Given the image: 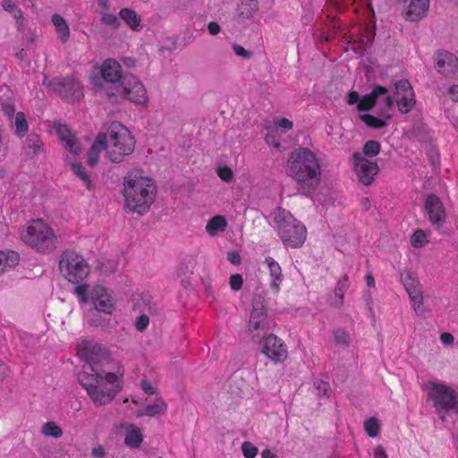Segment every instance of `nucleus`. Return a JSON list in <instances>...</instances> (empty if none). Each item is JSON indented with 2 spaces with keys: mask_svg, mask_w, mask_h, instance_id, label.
<instances>
[{
  "mask_svg": "<svg viewBox=\"0 0 458 458\" xmlns=\"http://www.w3.org/2000/svg\"><path fill=\"white\" fill-rule=\"evenodd\" d=\"M413 310L418 316H423L426 313V309L423 305V295L412 296L410 298Z\"/></svg>",
  "mask_w": 458,
  "mask_h": 458,
  "instance_id": "obj_41",
  "label": "nucleus"
},
{
  "mask_svg": "<svg viewBox=\"0 0 458 458\" xmlns=\"http://www.w3.org/2000/svg\"><path fill=\"white\" fill-rule=\"evenodd\" d=\"M56 134L64 145V148L73 155H78L81 151V142L75 134L64 124H56L55 126Z\"/></svg>",
  "mask_w": 458,
  "mask_h": 458,
  "instance_id": "obj_21",
  "label": "nucleus"
},
{
  "mask_svg": "<svg viewBox=\"0 0 458 458\" xmlns=\"http://www.w3.org/2000/svg\"><path fill=\"white\" fill-rule=\"evenodd\" d=\"M13 18L16 20L18 30H21L23 25V13L21 9L16 8L13 13Z\"/></svg>",
  "mask_w": 458,
  "mask_h": 458,
  "instance_id": "obj_54",
  "label": "nucleus"
},
{
  "mask_svg": "<svg viewBox=\"0 0 458 458\" xmlns=\"http://www.w3.org/2000/svg\"><path fill=\"white\" fill-rule=\"evenodd\" d=\"M354 171L359 182L364 185H369L374 181L378 172V165L376 162L367 159L362 154L353 155Z\"/></svg>",
  "mask_w": 458,
  "mask_h": 458,
  "instance_id": "obj_18",
  "label": "nucleus"
},
{
  "mask_svg": "<svg viewBox=\"0 0 458 458\" xmlns=\"http://www.w3.org/2000/svg\"><path fill=\"white\" fill-rule=\"evenodd\" d=\"M393 98L402 114L409 113L416 104L413 89L406 80H401L394 83Z\"/></svg>",
  "mask_w": 458,
  "mask_h": 458,
  "instance_id": "obj_15",
  "label": "nucleus"
},
{
  "mask_svg": "<svg viewBox=\"0 0 458 458\" xmlns=\"http://www.w3.org/2000/svg\"><path fill=\"white\" fill-rule=\"evenodd\" d=\"M265 264L269 270V276L271 280L270 287L275 293H278L280 291V285L284 280L281 267L278 262L271 257L266 258Z\"/></svg>",
  "mask_w": 458,
  "mask_h": 458,
  "instance_id": "obj_22",
  "label": "nucleus"
},
{
  "mask_svg": "<svg viewBox=\"0 0 458 458\" xmlns=\"http://www.w3.org/2000/svg\"><path fill=\"white\" fill-rule=\"evenodd\" d=\"M41 146L42 143L39 136L35 133H30L27 137L23 148L26 155L33 157L40 151Z\"/></svg>",
  "mask_w": 458,
  "mask_h": 458,
  "instance_id": "obj_31",
  "label": "nucleus"
},
{
  "mask_svg": "<svg viewBox=\"0 0 458 458\" xmlns=\"http://www.w3.org/2000/svg\"><path fill=\"white\" fill-rule=\"evenodd\" d=\"M23 243L39 253H51L57 246V234L54 228L42 219L29 222L21 232Z\"/></svg>",
  "mask_w": 458,
  "mask_h": 458,
  "instance_id": "obj_5",
  "label": "nucleus"
},
{
  "mask_svg": "<svg viewBox=\"0 0 458 458\" xmlns=\"http://www.w3.org/2000/svg\"><path fill=\"white\" fill-rule=\"evenodd\" d=\"M426 215L430 224L437 229H440L446 222V209L436 194H429L425 201Z\"/></svg>",
  "mask_w": 458,
  "mask_h": 458,
  "instance_id": "obj_17",
  "label": "nucleus"
},
{
  "mask_svg": "<svg viewBox=\"0 0 458 458\" xmlns=\"http://www.w3.org/2000/svg\"><path fill=\"white\" fill-rule=\"evenodd\" d=\"M364 428L370 437H375L379 432V423L376 418H370L365 421Z\"/></svg>",
  "mask_w": 458,
  "mask_h": 458,
  "instance_id": "obj_37",
  "label": "nucleus"
},
{
  "mask_svg": "<svg viewBox=\"0 0 458 458\" xmlns=\"http://www.w3.org/2000/svg\"><path fill=\"white\" fill-rule=\"evenodd\" d=\"M89 299L95 309L100 312L111 314L114 309L115 300L113 294L102 285H96L90 290Z\"/></svg>",
  "mask_w": 458,
  "mask_h": 458,
  "instance_id": "obj_19",
  "label": "nucleus"
},
{
  "mask_svg": "<svg viewBox=\"0 0 458 458\" xmlns=\"http://www.w3.org/2000/svg\"><path fill=\"white\" fill-rule=\"evenodd\" d=\"M315 386L319 395H328L330 392V386L328 383L324 381H318L315 383Z\"/></svg>",
  "mask_w": 458,
  "mask_h": 458,
  "instance_id": "obj_52",
  "label": "nucleus"
},
{
  "mask_svg": "<svg viewBox=\"0 0 458 458\" xmlns=\"http://www.w3.org/2000/svg\"><path fill=\"white\" fill-rule=\"evenodd\" d=\"M123 196L125 207L142 216L148 211L155 200L156 185L141 171H131L123 179Z\"/></svg>",
  "mask_w": 458,
  "mask_h": 458,
  "instance_id": "obj_2",
  "label": "nucleus"
},
{
  "mask_svg": "<svg viewBox=\"0 0 458 458\" xmlns=\"http://www.w3.org/2000/svg\"><path fill=\"white\" fill-rule=\"evenodd\" d=\"M208 32L211 35H217L221 31L220 25L216 21H211L208 25Z\"/></svg>",
  "mask_w": 458,
  "mask_h": 458,
  "instance_id": "obj_59",
  "label": "nucleus"
},
{
  "mask_svg": "<svg viewBox=\"0 0 458 458\" xmlns=\"http://www.w3.org/2000/svg\"><path fill=\"white\" fill-rule=\"evenodd\" d=\"M427 242V235L422 230L415 231L411 238V243L415 248H420L424 246Z\"/></svg>",
  "mask_w": 458,
  "mask_h": 458,
  "instance_id": "obj_39",
  "label": "nucleus"
},
{
  "mask_svg": "<svg viewBox=\"0 0 458 458\" xmlns=\"http://www.w3.org/2000/svg\"><path fill=\"white\" fill-rule=\"evenodd\" d=\"M52 22L58 38L63 43L66 42L70 38V28L67 21L60 14L55 13L52 16Z\"/></svg>",
  "mask_w": 458,
  "mask_h": 458,
  "instance_id": "obj_28",
  "label": "nucleus"
},
{
  "mask_svg": "<svg viewBox=\"0 0 458 458\" xmlns=\"http://www.w3.org/2000/svg\"><path fill=\"white\" fill-rule=\"evenodd\" d=\"M119 15L123 21L133 30H139L140 27V18L136 12L130 8H123Z\"/></svg>",
  "mask_w": 458,
  "mask_h": 458,
  "instance_id": "obj_30",
  "label": "nucleus"
},
{
  "mask_svg": "<svg viewBox=\"0 0 458 458\" xmlns=\"http://www.w3.org/2000/svg\"><path fill=\"white\" fill-rule=\"evenodd\" d=\"M227 225L224 216L216 215L208 221L205 229L208 235L216 236L225 231Z\"/></svg>",
  "mask_w": 458,
  "mask_h": 458,
  "instance_id": "obj_25",
  "label": "nucleus"
},
{
  "mask_svg": "<svg viewBox=\"0 0 458 458\" xmlns=\"http://www.w3.org/2000/svg\"><path fill=\"white\" fill-rule=\"evenodd\" d=\"M429 0H411L405 16L407 20L418 21L428 12Z\"/></svg>",
  "mask_w": 458,
  "mask_h": 458,
  "instance_id": "obj_23",
  "label": "nucleus"
},
{
  "mask_svg": "<svg viewBox=\"0 0 458 458\" xmlns=\"http://www.w3.org/2000/svg\"><path fill=\"white\" fill-rule=\"evenodd\" d=\"M78 379L94 404L99 406L110 403L122 389L119 376L113 372L90 374L83 371Z\"/></svg>",
  "mask_w": 458,
  "mask_h": 458,
  "instance_id": "obj_4",
  "label": "nucleus"
},
{
  "mask_svg": "<svg viewBox=\"0 0 458 458\" xmlns=\"http://www.w3.org/2000/svg\"><path fill=\"white\" fill-rule=\"evenodd\" d=\"M449 94L454 101H458V86H452L449 89Z\"/></svg>",
  "mask_w": 458,
  "mask_h": 458,
  "instance_id": "obj_64",
  "label": "nucleus"
},
{
  "mask_svg": "<svg viewBox=\"0 0 458 458\" xmlns=\"http://www.w3.org/2000/svg\"><path fill=\"white\" fill-rule=\"evenodd\" d=\"M374 106L378 108L377 116L370 114H360L359 118L369 128L383 129L388 125L393 116L390 109L394 106V98L389 94L387 88L379 85L375 86L370 93L361 97V100L356 106V109L359 112H364L371 110Z\"/></svg>",
  "mask_w": 458,
  "mask_h": 458,
  "instance_id": "obj_3",
  "label": "nucleus"
},
{
  "mask_svg": "<svg viewBox=\"0 0 458 458\" xmlns=\"http://www.w3.org/2000/svg\"><path fill=\"white\" fill-rule=\"evenodd\" d=\"M143 438L142 434L138 427L129 424L125 427L124 443L132 448L139 447Z\"/></svg>",
  "mask_w": 458,
  "mask_h": 458,
  "instance_id": "obj_27",
  "label": "nucleus"
},
{
  "mask_svg": "<svg viewBox=\"0 0 458 458\" xmlns=\"http://www.w3.org/2000/svg\"><path fill=\"white\" fill-rule=\"evenodd\" d=\"M141 388L148 394H155L157 392L156 388L146 380L141 382Z\"/></svg>",
  "mask_w": 458,
  "mask_h": 458,
  "instance_id": "obj_58",
  "label": "nucleus"
},
{
  "mask_svg": "<svg viewBox=\"0 0 458 458\" xmlns=\"http://www.w3.org/2000/svg\"><path fill=\"white\" fill-rule=\"evenodd\" d=\"M101 73L104 83L100 86V90L111 99V92L114 91L117 85H120L123 77L121 65L115 60H106L102 64Z\"/></svg>",
  "mask_w": 458,
  "mask_h": 458,
  "instance_id": "obj_14",
  "label": "nucleus"
},
{
  "mask_svg": "<svg viewBox=\"0 0 458 458\" xmlns=\"http://www.w3.org/2000/svg\"><path fill=\"white\" fill-rule=\"evenodd\" d=\"M218 176L225 182H229L233 176V171L228 166L217 168Z\"/></svg>",
  "mask_w": 458,
  "mask_h": 458,
  "instance_id": "obj_49",
  "label": "nucleus"
},
{
  "mask_svg": "<svg viewBox=\"0 0 458 458\" xmlns=\"http://www.w3.org/2000/svg\"><path fill=\"white\" fill-rule=\"evenodd\" d=\"M402 282L406 292L412 290L420 285V282L411 276V274L408 273L404 277L402 276Z\"/></svg>",
  "mask_w": 458,
  "mask_h": 458,
  "instance_id": "obj_44",
  "label": "nucleus"
},
{
  "mask_svg": "<svg viewBox=\"0 0 458 458\" xmlns=\"http://www.w3.org/2000/svg\"><path fill=\"white\" fill-rule=\"evenodd\" d=\"M258 10L256 0H242L238 5L237 13L242 19L251 18Z\"/></svg>",
  "mask_w": 458,
  "mask_h": 458,
  "instance_id": "obj_32",
  "label": "nucleus"
},
{
  "mask_svg": "<svg viewBox=\"0 0 458 458\" xmlns=\"http://www.w3.org/2000/svg\"><path fill=\"white\" fill-rule=\"evenodd\" d=\"M20 256L13 250H0V275L13 268L19 263Z\"/></svg>",
  "mask_w": 458,
  "mask_h": 458,
  "instance_id": "obj_24",
  "label": "nucleus"
},
{
  "mask_svg": "<svg viewBox=\"0 0 458 458\" xmlns=\"http://www.w3.org/2000/svg\"><path fill=\"white\" fill-rule=\"evenodd\" d=\"M106 138V157L112 163H121L130 156L135 148V140L131 131L123 124L114 123L107 133H101Z\"/></svg>",
  "mask_w": 458,
  "mask_h": 458,
  "instance_id": "obj_6",
  "label": "nucleus"
},
{
  "mask_svg": "<svg viewBox=\"0 0 458 458\" xmlns=\"http://www.w3.org/2000/svg\"><path fill=\"white\" fill-rule=\"evenodd\" d=\"M114 101L118 99H128L136 104L144 105L148 102V98L144 85L133 75H124L114 89L111 92V99Z\"/></svg>",
  "mask_w": 458,
  "mask_h": 458,
  "instance_id": "obj_9",
  "label": "nucleus"
},
{
  "mask_svg": "<svg viewBox=\"0 0 458 458\" xmlns=\"http://www.w3.org/2000/svg\"><path fill=\"white\" fill-rule=\"evenodd\" d=\"M440 341L444 345H452L454 342V337L450 333H442L440 335Z\"/></svg>",
  "mask_w": 458,
  "mask_h": 458,
  "instance_id": "obj_55",
  "label": "nucleus"
},
{
  "mask_svg": "<svg viewBox=\"0 0 458 458\" xmlns=\"http://www.w3.org/2000/svg\"><path fill=\"white\" fill-rule=\"evenodd\" d=\"M285 172L294 181L296 190L301 195L310 196L321 181L319 160L307 148H300L289 154Z\"/></svg>",
  "mask_w": 458,
  "mask_h": 458,
  "instance_id": "obj_1",
  "label": "nucleus"
},
{
  "mask_svg": "<svg viewBox=\"0 0 458 458\" xmlns=\"http://www.w3.org/2000/svg\"><path fill=\"white\" fill-rule=\"evenodd\" d=\"M89 285L80 284L74 289V293L80 298L81 302H87L89 301Z\"/></svg>",
  "mask_w": 458,
  "mask_h": 458,
  "instance_id": "obj_45",
  "label": "nucleus"
},
{
  "mask_svg": "<svg viewBox=\"0 0 458 458\" xmlns=\"http://www.w3.org/2000/svg\"><path fill=\"white\" fill-rule=\"evenodd\" d=\"M373 458H388V456L382 445H377L374 448Z\"/></svg>",
  "mask_w": 458,
  "mask_h": 458,
  "instance_id": "obj_57",
  "label": "nucleus"
},
{
  "mask_svg": "<svg viewBox=\"0 0 458 458\" xmlns=\"http://www.w3.org/2000/svg\"><path fill=\"white\" fill-rule=\"evenodd\" d=\"M335 343L337 345L347 346L350 344V335L344 329H337L334 332Z\"/></svg>",
  "mask_w": 458,
  "mask_h": 458,
  "instance_id": "obj_40",
  "label": "nucleus"
},
{
  "mask_svg": "<svg viewBox=\"0 0 458 458\" xmlns=\"http://www.w3.org/2000/svg\"><path fill=\"white\" fill-rule=\"evenodd\" d=\"M272 219L279 237L286 247L302 246L306 240V228L289 211L277 208L272 214Z\"/></svg>",
  "mask_w": 458,
  "mask_h": 458,
  "instance_id": "obj_7",
  "label": "nucleus"
},
{
  "mask_svg": "<svg viewBox=\"0 0 458 458\" xmlns=\"http://www.w3.org/2000/svg\"><path fill=\"white\" fill-rule=\"evenodd\" d=\"M0 105L5 115H7L8 117H12L14 114L15 107L12 100H0Z\"/></svg>",
  "mask_w": 458,
  "mask_h": 458,
  "instance_id": "obj_50",
  "label": "nucleus"
},
{
  "mask_svg": "<svg viewBox=\"0 0 458 458\" xmlns=\"http://www.w3.org/2000/svg\"><path fill=\"white\" fill-rule=\"evenodd\" d=\"M15 133L22 137L28 131V123L23 113L19 112L16 114L14 120Z\"/></svg>",
  "mask_w": 458,
  "mask_h": 458,
  "instance_id": "obj_36",
  "label": "nucleus"
},
{
  "mask_svg": "<svg viewBox=\"0 0 458 458\" xmlns=\"http://www.w3.org/2000/svg\"><path fill=\"white\" fill-rule=\"evenodd\" d=\"M106 138L104 135L98 134L94 144L88 152V165L94 166L98 162L99 154L106 149Z\"/></svg>",
  "mask_w": 458,
  "mask_h": 458,
  "instance_id": "obj_26",
  "label": "nucleus"
},
{
  "mask_svg": "<svg viewBox=\"0 0 458 458\" xmlns=\"http://www.w3.org/2000/svg\"><path fill=\"white\" fill-rule=\"evenodd\" d=\"M117 267V263L114 260H109L107 261V266H106V268H104L102 267V270L104 273H112L114 271H115Z\"/></svg>",
  "mask_w": 458,
  "mask_h": 458,
  "instance_id": "obj_63",
  "label": "nucleus"
},
{
  "mask_svg": "<svg viewBox=\"0 0 458 458\" xmlns=\"http://www.w3.org/2000/svg\"><path fill=\"white\" fill-rule=\"evenodd\" d=\"M232 48L233 50V53L237 55L242 57V59L249 60L252 56V53L250 51H248L245 49L242 46L238 44H233L232 46Z\"/></svg>",
  "mask_w": 458,
  "mask_h": 458,
  "instance_id": "obj_47",
  "label": "nucleus"
},
{
  "mask_svg": "<svg viewBox=\"0 0 458 458\" xmlns=\"http://www.w3.org/2000/svg\"><path fill=\"white\" fill-rule=\"evenodd\" d=\"M101 21L114 28H118L120 25V21L115 15L105 12L101 13Z\"/></svg>",
  "mask_w": 458,
  "mask_h": 458,
  "instance_id": "obj_42",
  "label": "nucleus"
},
{
  "mask_svg": "<svg viewBox=\"0 0 458 458\" xmlns=\"http://www.w3.org/2000/svg\"><path fill=\"white\" fill-rule=\"evenodd\" d=\"M434 58L438 73L445 77L458 75V58L454 55L447 51H438Z\"/></svg>",
  "mask_w": 458,
  "mask_h": 458,
  "instance_id": "obj_20",
  "label": "nucleus"
},
{
  "mask_svg": "<svg viewBox=\"0 0 458 458\" xmlns=\"http://www.w3.org/2000/svg\"><path fill=\"white\" fill-rule=\"evenodd\" d=\"M361 100V98L360 97L359 93L356 91H351L347 96V103L349 105H359L360 101Z\"/></svg>",
  "mask_w": 458,
  "mask_h": 458,
  "instance_id": "obj_56",
  "label": "nucleus"
},
{
  "mask_svg": "<svg viewBox=\"0 0 458 458\" xmlns=\"http://www.w3.org/2000/svg\"><path fill=\"white\" fill-rule=\"evenodd\" d=\"M257 343L260 344L259 349L261 353L274 363H281L287 359V346L283 340L276 335L270 334Z\"/></svg>",
  "mask_w": 458,
  "mask_h": 458,
  "instance_id": "obj_13",
  "label": "nucleus"
},
{
  "mask_svg": "<svg viewBox=\"0 0 458 458\" xmlns=\"http://www.w3.org/2000/svg\"><path fill=\"white\" fill-rule=\"evenodd\" d=\"M227 259L233 265H239L241 263V257L235 251L229 252L228 255H227Z\"/></svg>",
  "mask_w": 458,
  "mask_h": 458,
  "instance_id": "obj_61",
  "label": "nucleus"
},
{
  "mask_svg": "<svg viewBox=\"0 0 458 458\" xmlns=\"http://www.w3.org/2000/svg\"><path fill=\"white\" fill-rule=\"evenodd\" d=\"M273 322L267 317L265 307L261 301H255L252 304L247 329L252 341L258 342L272 328Z\"/></svg>",
  "mask_w": 458,
  "mask_h": 458,
  "instance_id": "obj_12",
  "label": "nucleus"
},
{
  "mask_svg": "<svg viewBox=\"0 0 458 458\" xmlns=\"http://www.w3.org/2000/svg\"><path fill=\"white\" fill-rule=\"evenodd\" d=\"M47 86L68 101H77L83 96L81 83L72 78H55Z\"/></svg>",
  "mask_w": 458,
  "mask_h": 458,
  "instance_id": "obj_16",
  "label": "nucleus"
},
{
  "mask_svg": "<svg viewBox=\"0 0 458 458\" xmlns=\"http://www.w3.org/2000/svg\"><path fill=\"white\" fill-rule=\"evenodd\" d=\"M167 409V404L162 398H157L153 403L147 405L142 411H139L138 417L143 415L154 417L157 414L164 413Z\"/></svg>",
  "mask_w": 458,
  "mask_h": 458,
  "instance_id": "obj_29",
  "label": "nucleus"
},
{
  "mask_svg": "<svg viewBox=\"0 0 458 458\" xmlns=\"http://www.w3.org/2000/svg\"><path fill=\"white\" fill-rule=\"evenodd\" d=\"M275 124L282 128L284 131L291 130L293 126V122L284 117L276 119Z\"/></svg>",
  "mask_w": 458,
  "mask_h": 458,
  "instance_id": "obj_53",
  "label": "nucleus"
},
{
  "mask_svg": "<svg viewBox=\"0 0 458 458\" xmlns=\"http://www.w3.org/2000/svg\"><path fill=\"white\" fill-rule=\"evenodd\" d=\"M91 454L95 458H103L105 455V448L102 445H98L92 449Z\"/></svg>",
  "mask_w": 458,
  "mask_h": 458,
  "instance_id": "obj_62",
  "label": "nucleus"
},
{
  "mask_svg": "<svg viewBox=\"0 0 458 458\" xmlns=\"http://www.w3.org/2000/svg\"><path fill=\"white\" fill-rule=\"evenodd\" d=\"M428 398L442 422L446 421L450 414L458 413V393L445 384L431 383Z\"/></svg>",
  "mask_w": 458,
  "mask_h": 458,
  "instance_id": "obj_8",
  "label": "nucleus"
},
{
  "mask_svg": "<svg viewBox=\"0 0 458 458\" xmlns=\"http://www.w3.org/2000/svg\"><path fill=\"white\" fill-rule=\"evenodd\" d=\"M63 276L72 283L85 279L89 274V267L82 256L74 251H64L59 261Z\"/></svg>",
  "mask_w": 458,
  "mask_h": 458,
  "instance_id": "obj_10",
  "label": "nucleus"
},
{
  "mask_svg": "<svg viewBox=\"0 0 458 458\" xmlns=\"http://www.w3.org/2000/svg\"><path fill=\"white\" fill-rule=\"evenodd\" d=\"M79 355L89 364L94 374L106 373L104 367L111 361V358L108 351L101 344L92 341H83L79 345Z\"/></svg>",
  "mask_w": 458,
  "mask_h": 458,
  "instance_id": "obj_11",
  "label": "nucleus"
},
{
  "mask_svg": "<svg viewBox=\"0 0 458 458\" xmlns=\"http://www.w3.org/2000/svg\"><path fill=\"white\" fill-rule=\"evenodd\" d=\"M41 433L46 437L59 438L63 436V429L54 421H47L43 424Z\"/></svg>",
  "mask_w": 458,
  "mask_h": 458,
  "instance_id": "obj_35",
  "label": "nucleus"
},
{
  "mask_svg": "<svg viewBox=\"0 0 458 458\" xmlns=\"http://www.w3.org/2000/svg\"><path fill=\"white\" fill-rule=\"evenodd\" d=\"M149 324V318L147 315H141L136 320L135 326L138 331H144Z\"/></svg>",
  "mask_w": 458,
  "mask_h": 458,
  "instance_id": "obj_51",
  "label": "nucleus"
},
{
  "mask_svg": "<svg viewBox=\"0 0 458 458\" xmlns=\"http://www.w3.org/2000/svg\"><path fill=\"white\" fill-rule=\"evenodd\" d=\"M71 169L73 174L81 180V182L86 185L88 189L92 188V182L90 180V176L87 174L85 168L81 164L79 163H72Z\"/></svg>",
  "mask_w": 458,
  "mask_h": 458,
  "instance_id": "obj_34",
  "label": "nucleus"
},
{
  "mask_svg": "<svg viewBox=\"0 0 458 458\" xmlns=\"http://www.w3.org/2000/svg\"><path fill=\"white\" fill-rule=\"evenodd\" d=\"M230 286L233 291H239L243 284L242 276L240 274L232 275L229 281Z\"/></svg>",
  "mask_w": 458,
  "mask_h": 458,
  "instance_id": "obj_48",
  "label": "nucleus"
},
{
  "mask_svg": "<svg viewBox=\"0 0 458 458\" xmlns=\"http://www.w3.org/2000/svg\"><path fill=\"white\" fill-rule=\"evenodd\" d=\"M380 151V143L377 140H369L363 147V154L368 157H375Z\"/></svg>",
  "mask_w": 458,
  "mask_h": 458,
  "instance_id": "obj_38",
  "label": "nucleus"
},
{
  "mask_svg": "<svg viewBox=\"0 0 458 458\" xmlns=\"http://www.w3.org/2000/svg\"><path fill=\"white\" fill-rule=\"evenodd\" d=\"M402 282L406 292L412 290L420 285V282L411 276V274L408 273L404 277L402 276Z\"/></svg>",
  "mask_w": 458,
  "mask_h": 458,
  "instance_id": "obj_43",
  "label": "nucleus"
},
{
  "mask_svg": "<svg viewBox=\"0 0 458 458\" xmlns=\"http://www.w3.org/2000/svg\"><path fill=\"white\" fill-rule=\"evenodd\" d=\"M242 451L246 458H254L258 454V448L250 442H244L242 445Z\"/></svg>",
  "mask_w": 458,
  "mask_h": 458,
  "instance_id": "obj_46",
  "label": "nucleus"
},
{
  "mask_svg": "<svg viewBox=\"0 0 458 458\" xmlns=\"http://www.w3.org/2000/svg\"><path fill=\"white\" fill-rule=\"evenodd\" d=\"M2 6L4 10L9 13H13L17 8L13 0H4Z\"/></svg>",
  "mask_w": 458,
  "mask_h": 458,
  "instance_id": "obj_60",
  "label": "nucleus"
},
{
  "mask_svg": "<svg viewBox=\"0 0 458 458\" xmlns=\"http://www.w3.org/2000/svg\"><path fill=\"white\" fill-rule=\"evenodd\" d=\"M349 288L348 276H344L341 280L337 282L335 288V301L333 304L335 306H341L344 303V298L345 292Z\"/></svg>",
  "mask_w": 458,
  "mask_h": 458,
  "instance_id": "obj_33",
  "label": "nucleus"
}]
</instances>
